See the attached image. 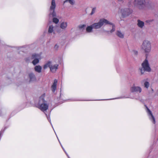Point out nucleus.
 <instances>
[{"label":"nucleus","mask_w":158,"mask_h":158,"mask_svg":"<svg viewBox=\"0 0 158 158\" xmlns=\"http://www.w3.org/2000/svg\"><path fill=\"white\" fill-rule=\"evenodd\" d=\"M108 24L112 26V28L110 31V33H112L114 31L115 29V25L105 19H100L98 22L94 23L90 26H88L86 28V31L88 32H91L92 31L93 29H98L103 25Z\"/></svg>","instance_id":"f257e3e1"},{"label":"nucleus","mask_w":158,"mask_h":158,"mask_svg":"<svg viewBox=\"0 0 158 158\" xmlns=\"http://www.w3.org/2000/svg\"><path fill=\"white\" fill-rule=\"evenodd\" d=\"M134 5L140 10H142L145 7L150 8L152 6V3L150 0H135Z\"/></svg>","instance_id":"f03ea898"},{"label":"nucleus","mask_w":158,"mask_h":158,"mask_svg":"<svg viewBox=\"0 0 158 158\" xmlns=\"http://www.w3.org/2000/svg\"><path fill=\"white\" fill-rule=\"evenodd\" d=\"M44 97L45 94L41 95L40 97L38 103V107L43 111H46L48 107V105L47 104V101L44 99Z\"/></svg>","instance_id":"7ed1b4c3"},{"label":"nucleus","mask_w":158,"mask_h":158,"mask_svg":"<svg viewBox=\"0 0 158 158\" xmlns=\"http://www.w3.org/2000/svg\"><path fill=\"white\" fill-rule=\"evenodd\" d=\"M142 67L139 69V70L141 73V75L144 73L145 71L149 72L151 71V69L150 68L148 61L147 58L145 59L141 64Z\"/></svg>","instance_id":"20e7f679"},{"label":"nucleus","mask_w":158,"mask_h":158,"mask_svg":"<svg viewBox=\"0 0 158 158\" xmlns=\"http://www.w3.org/2000/svg\"><path fill=\"white\" fill-rule=\"evenodd\" d=\"M142 49L146 53H149L151 49V45L150 42L147 40H144L141 45Z\"/></svg>","instance_id":"39448f33"},{"label":"nucleus","mask_w":158,"mask_h":158,"mask_svg":"<svg viewBox=\"0 0 158 158\" xmlns=\"http://www.w3.org/2000/svg\"><path fill=\"white\" fill-rule=\"evenodd\" d=\"M56 4L55 0H52L51 3V5L50 8V12L49 14V17L51 16L52 17H56V14L55 11Z\"/></svg>","instance_id":"423d86ee"},{"label":"nucleus","mask_w":158,"mask_h":158,"mask_svg":"<svg viewBox=\"0 0 158 158\" xmlns=\"http://www.w3.org/2000/svg\"><path fill=\"white\" fill-rule=\"evenodd\" d=\"M40 56L38 54L34 53L32 54L31 56V59H34L32 61V63L34 65H36L39 62V58Z\"/></svg>","instance_id":"0eeeda50"},{"label":"nucleus","mask_w":158,"mask_h":158,"mask_svg":"<svg viewBox=\"0 0 158 158\" xmlns=\"http://www.w3.org/2000/svg\"><path fill=\"white\" fill-rule=\"evenodd\" d=\"M147 112L148 113L150 120L152 122V123L155 124L156 123L155 119L153 115L152 111L147 107Z\"/></svg>","instance_id":"6e6552de"},{"label":"nucleus","mask_w":158,"mask_h":158,"mask_svg":"<svg viewBox=\"0 0 158 158\" xmlns=\"http://www.w3.org/2000/svg\"><path fill=\"white\" fill-rule=\"evenodd\" d=\"M123 16L125 17L129 15L132 12V10L129 8H125L121 10Z\"/></svg>","instance_id":"1a4fd4ad"},{"label":"nucleus","mask_w":158,"mask_h":158,"mask_svg":"<svg viewBox=\"0 0 158 158\" xmlns=\"http://www.w3.org/2000/svg\"><path fill=\"white\" fill-rule=\"evenodd\" d=\"M131 90L132 92H138L140 93L142 91L141 88L139 86H133L131 88Z\"/></svg>","instance_id":"9d476101"},{"label":"nucleus","mask_w":158,"mask_h":158,"mask_svg":"<svg viewBox=\"0 0 158 158\" xmlns=\"http://www.w3.org/2000/svg\"><path fill=\"white\" fill-rule=\"evenodd\" d=\"M58 65L57 64H56L54 65H52V64L50 69V71L53 73L55 72L58 69Z\"/></svg>","instance_id":"9b49d317"},{"label":"nucleus","mask_w":158,"mask_h":158,"mask_svg":"<svg viewBox=\"0 0 158 158\" xmlns=\"http://www.w3.org/2000/svg\"><path fill=\"white\" fill-rule=\"evenodd\" d=\"M57 83V80L56 79L54 80V82L51 86L52 90L53 92H54L56 89Z\"/></svg>","instance_id":"f8f14e48"},{"label":"nucleus","mask_w":158,"mask_h":158,"mask_svg":"<svg viewBox=\"0 0 158 158\" xmlns=\"http://www.w3.org/2000/svg\"><path fill=\"white\" fill-rule=\"evenodd\" d=\"M30 81H35L36 80V77L34 74L33 73H30L29 74Z\"/></svg>","instance_id":"ddd939ff"},{"label":"nucleus","mask_w":158,"mask_h":158,"mask_svg":"<svg viewBox=\"0 0 158 158\" xmlns=\"http://www.w3.org/2000/svg\"><path fill=\"white\" fill-rule=\"evenodd\" d=\"M68 26L67 23L66 22H62L60 24V27L63 30H65Z\"/></svg>","instance_id":"4468645a"},{"label":"nucleus","mask_w":158,"mask_h":158,"mask_svg":"<svg viewBox=\"0 0 158 158\" xmlns=\"http://www.w3.org/2000/svg\"><path fill=\"white\" fill-rule=\"evenodd\" d=\"M116 34L118 37L121 38H123L124 37V33L121 32L120 31H117Z\"/></svg>","instance_id":"2eb2a0df"},{"label":"nucleus","mask_w":158,"mask_h":158,"mask_svg":"<svg viewBox=\"0 0 158 158\" xmlns=\"http://www.w3.org/2000/svg\"><path fill=\"white\" fill-rule=\"evenodd\" d=\"M42 69L41 66L40 65H36L34 68L35 71L38 73H40L41 72Z\"/></svg>","instance_id":"dca6fc26"},{"label":"nucleus","mask_w":158,"mask_h":158,"mask_svg":"<svg viewBox=\"0 0 158 158\" xmlns=\"http://www.w3.org/2000/svg\"><path fill=\"white\" fill-rule=\"evenodd\" d=\"M137 25L140 28H142L144 26V23L139 19L137 20Z\"/></svg>","instance_id":"f3484780"},{"label":"nucleus","mask_w":158,"mask_h":158,"mask_svg":"<svg viewBox=\"0 0 158 158\" xmlns=\"http://www.w3.org/2000/svg\"><path fill=\"white\" fill-rule=\"evenodd\" d=\"M52 64V62L50 61L47 62L43 66L44 69H46L48 67H49L50 69Z\"/></svg>","instance_id":"a211bd4d"},{"label":"nucleus","mask_w":158,"mask_h":158,"mask_svg":"<svg viewBox=\"0 0 158 158\" xmlns=\"http://www.w3.org/2000/svg\"><path fill=\"white\" fill-rule=\"evenodd\" d=\"M145 79L143 80L142 81L143 83L144 82V87L147 88H148L149 86V83L148 82L146 81H145Z\"/></svg>","instance_id":"6ab92c4d"},{"label":"nucleus","mask_w":158,"mask_h":158,"mask_svg":"<svg viewBox=\"0 0 158 158\" xmlns=\"http://www.w3.org/2000/svg\"><path fill=\"white\" fill-rule=\"evenodd\" d=\"M68 2L72 5H73L74 4L75 1L74 0H65L64 2V3Z\"/></svg>","instance_id":"aec40b11"},{"label":"nucleus","mask_w":158,"mask_h":158,"mask_svg":"<svg viewBox=\"0 0 158 158\" xmlns=\"http://www.w3.org/2000/svg\"><path fill=\"white\" fill-rule=\"evenodd\" d=\"M53 26H50L48 28V32L49 33H52L53 31Z\"/></svg>","instance_id":"412c9836"},{"label":"nucleus","mask_w":158,"mask_h":158,"mask_svg":"<svg viewBox=\"0 0 158 158\" xmlns=\"http://www.w3.org/2000/svg\"><path fill=\"white\" fill-rule=\"evenodd\" d=\"M53 22L56 24H57L59 22V20L56 17H54L53 19Z\"/></svg>","instance_id":"4be33fe9"},{"label":"nucleus","mask_w":158,"mask_h":158,"mask_svg":"<svg viewBox=\"0 0 158 158\" xmlns=\"http://www.w3.org/2000/svg\"><path fill=\"white\" fill-rule=\"evenodd\" d=\"M96 7H94L92 8L91 12L90 14V15H92L95 13L96 11Z\"/></svg>","instance_id":"5701e85b"},{"label":"nucleus","mask_w":158,"mask_h":158,"mask_svg":"<svg viewBox=\"0 0 158 158\" xmlns=\"http://www.w3.org/2000/svg\"><path fill=\"white\" fill-rule=\"evenodd\" d=\"M5 129H6V128H5L4 129V130L2 129L0 131V140L1 139V137L2 136V135L5 131Z\"/></svg>","instance_id":"b1692460"},{"label":"nucleus","mask_w":158,"mask_h":158,"mask_svg":"<svg viewBox=\"0 0 158 158\" xmlns=\"http://www.w3.org/2000/svg\"><path fill=\"white\" fill-rule=\"evenodd\" d=\"M86 27V25L85 24H83L81 25H80L79 26V27L80 29H84V28Z\"/></svg>","instance_id":"393cba45"},{"label":"nucleus","mask_w":158,"mask_h":158,"mask_svg":"<svg viewBox=\"0 0 158 158\" xmlns=\"http://www.w3.org/2000/svg\"><path fill=\"white\" fill-rule=\"evenodd\" d=\"M132 52L133 54L137 55L138 54V52L136 50H133Z\"/></svg>","instance_id":"a878e982"},{"label":"nucleus","mask_w":158,"mask_h":158,"mask_svg":"<svg viewBox=\"0 0 158 158\" xmlns=\"http://www.w3.org/2000/svg\"><path fill=\"white\" fill-rule=\"evenodd\" d=\"M58 48V45L57 44H56L54 47V48L55 49L57 50Z\"/></svg>","instance_id":"bb28decb"},{"label":"nucleus","mask_w":158,"mask_h":158,"mask_svg":"<svg viewBox=\"0 0 158 158\" xmlns=\"http://www.w3.org/2000/svg\"><path fill=\"white\" fill-rule=\"evenodd\" d=\"M47 119H48V121L50 122L51 124V119H50V118L48 117H47Z\"/></svg>","instance_id":"cd10ccee"},{"label":"nucleus","mask_w":158,"mask_h":158,"mask_svg":"<svg viewBox=\"0 0 158 158\" xmlns=\"http://www.w3.org/2000/svg\"><path fill=\"white\" fill-rule=\"evenodd\" d=\"M151 22V21L150 20H147L146 21V22L147 23H148Z\"/></svg>","instance_id":"c85d7f7f"},{"label":"nucleus","mask_w":158,"mask_h":158,"mask_svg":"<svg viewBox=\"0 0 158 158\" xmlns=\"http://www.w3.org/2000/svg\"><path fill=\"white\" fill-rule=\"evenodd\" d=\"M61 147H62V148L63 149V150L64 151V152H65V150H64V149L63 148V147L61 145Z\"/></svg>","instance_id":"c756f323"},{"label":"nucleus","mask_w":158,"mask_h":158,"mask_svg":"<svg viewBox=\"0 0 158 158\" xmlns=\"http://www.w3.org/2000/svg\"><path fill=\"white\" fill-rule=\"evenodd\" d=\"M61 147H62V148L63 149V150L64 151V152H65V150H64V149L63 148V147L61 145Z\"/></svg>","instance_id":"7c9ffc66"},{"label":"nucleus","mask_w":158,"mask_h":158,"mask_svg":"<svg viewBox=\"0 0 158 158\" xmlns=\"http://www.w3.org/2000/svg\"><path fill=\"white\" fill-rule=\"evenodd\" d=\"M124 97H119V98H117V99H120V98H123Z\"/></svg>","instance_id":"2f4dec72"},{"label":"nucleus","mask_w":158,"mask_h":158,"mask_svg":"<svg viewBox=\"0 0 158 158\" xmlns=\"http://www.w3.org/2000/svg\"><path fill=\"white\" fill-rule=\"evenodd\" d=\"M65 152V153H66V155H67V156H69L68 154L66 152Z\"/></svg>","instance_id":"473e14b6"},{"label":"nucleus","mask_w":158,"mask_h":158,"mask_svg":"<svg viewBox=\"0 0 158 158\" xmlns=\"http://www.w3.org/2000/svg\"><path fill=\"white\" fill-rule=\"evenodd\" d=\"M105 32L108 33L109 32V31H106Z\"/></svg>","instance_id":"72a5a7b5"},{"label":"nucleus","mask_w":158,"mask_h":158,"mask_svg":"<svg viewBox=\"0 0 158 158\" xmlns=\"http://www.w3.org/2000/svg\"><path fill=\"white\" fill-rule=\"evenodd\" d=\"M68 158H70V157L69 156H68Z\"/></svg>","instance_id":"f704fd0d"},{"label":"nucleus","mask_w":158,"mask_h":158,"mask_svg":"<svg viewBox=\"0 0 158 158\" xmlns=\"http://www.w3.org/2000/svg\"><path fill=\"white\" fill-rule=\"evenodd\" d=\"M76 101V100H73L72 101Z\"/></svg>","instance_id":"c9c22d12"}]
</instances>
